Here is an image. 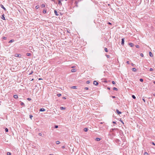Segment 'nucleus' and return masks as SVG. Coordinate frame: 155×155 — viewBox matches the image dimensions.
<instances>
[{
    "label": "nucleus",
    "mask_w": 155,
    "mask_h": 155,
    "mask_svg": "<svg viewBox=\"0 0 155 155\" xmlns=\"http://www.w3.org/2000/svg\"><path fill=\"white\" fill-rule=\"evenodd\" d=\"M93 84L96 86H97L98 84V83L96 81H94Z\"/></svg>",
    "instance_id": "nucleus-1"
},
{
    "label": "nucleus",
    "mask_w": 155,
    "mask_h": 155,
    "mask_svg": "<svg viewBox=\"0 0 155 155\" xmlns=\"http://www.w3.org/2000/svg\"><path fill=\"white\" fill-rule=\"evenodd\" d=\"M124 38H123L121 39V45H124Z\"/></svg>",
    "instance_id": "nucleus-2"
},
{
    "label": "nucleus",
    "mask_w": 155,
    "mask_h": 155,
    "mask_svg": "<svg viewBox=\"0 0 155 155\" xmlns=\"http://www.w3.org/2000/svg\"><path fill=\"white\" fill-rule=\"evenodd\" d=\"M0 6L1 8H3L5 11L6 10V8L4 7L3 5H2L1 4L0 5Z\"/></svg>",
    "instance_id": "nucleus-3"
},
{
    "label": "nucleus",
    "mask_w": 155,
    "mask_h": 155,
    "mask_svg": "<svg viewBox=\"0 0 155 155\" xmlns=\"http://www.w3.org/2000/svg\"><path fill=\"white\" fill-rule=\"evenodd\" d=\"M1 18L3 20H5L6 19H5V16H4V14H3V15H2V17H1Z\"/></svg>",
    "instance_id": "nucleus-4"
},
{
    "label": "nucleus",
    "mask_w": 155,
    "mask_h": 155,
    "mask_svg": "<svg viewBox=\"0 0 155 155\" xmlns=\"http://www.w3.org/2000/svg\"><path fill=\"white\" fill-rule=\"evenodd\" d=\"M58 4L60 5H62V4L61 2V0H58Z\"/></svg>",
    "instance_id": "nucleus-5"
},
{
    "label": "nucleus",
    "mask_w": 155,
    "mask_h": 155,
    "mask_svg": "<svg viewBox=\"0 0 155 155\" xmlns=\"http://www.w3.org/2000/svg\"><path fill=\"white\" fill-rule=\"evenodd\" d=\"M116 112L118 114H119L121 113L120 111L118 109L116 110Z\"/></svg>",
    "instance_id": "nucleus-6"
},
{
    "label": "nucleus",
    "mask_w": 155,
    "mask_h": 155,
    "mask_svg": "<svg viewBox=\"0 0 155 155\" xmlns=\"http://www.w3.org/2000/svg\"><path fill=\"white\" fill-rule=\"evenodd\" d=\"M130 46L132 47L134 46V45L133 43H130L128 44Z\"/></svg>",
    "instance_id": "nucleus-7"
},
{
    "label": "nucleus",
    "mask_w": 155,
    "mask_h": 155,
    "mask_svg": "<svg viewBox=\"0 0 155 155\" xmlns=\"http://www.w3.org/2000/svg\"><path fill=\"white\" fill-rule=\"evenodd\" d=\"M26 55L28 56H31V54L30 53H26Z\"/></svg>",
    "instance_id": "nucleus-8"
},
{
    "label": "nucleus",
    "mask_w": 155,
    "mask_h": 155,
    "mask_svg": "<svg viewBox=\"0 0 155 155\" xmlns=\"http://www.w3.org/2000/svg\"><path fill=\"white\" fill-rule=\"evenodd\" d=\"M45 111V109L44 108H41L40 110V111Z\"/></svg>",
    "instance_id": "nucleus-9"
},
{
    "label": "nucleus",
    "mask_w": 155,
    "mask_h": 155,
    "mask_svg": "<svg viewBox=\"0 0 155 155\" xmlns=\"http://www.w3.org/2000/svg\"><path fill=\"white\" fill-rule=\"evenodd\" d=\"M149 54L150 56L151 57H152L153 56L152 53L151 52H149Z\"/></svg>",
    "instance_id": "nucleus-10"
},
{
    "label": "nucleus",
    "mask_w": 155,
    "mask_h": 155,
    "mask_svg": "<svg viewBox=\"0 0 155 155\" xmlns=\"http://www.w3.org/2000/svg\"><path fill=\"white\" fill-rule=\"evenodd\" d=\"M71 71L72 72H74L76 71V70L75 69H71Z\"/></svg>",
    "instance_id": "nucleus-11"
},
{
    "label": "nucleus",
    "mask_w": 155,
    "mask_h": 155,
    "mask_svg": "<svg viewBox=\"0 0 155 155\" xmlns=\"http://www.w3.org/2000/svg\"><path fill=\"white\" fill-rule=\"evenodd\" d=\"M54 13L56 15L58 16L59 15L58 14L56 10H54Z\"/></svg>",
    "instance_id": "nucleus-12"
},
{
    "label": "nucleus",
    "mask_w": 155,
    "mask_h": 155,
    "mask_svg": "<svg viewBox=\"0 0 155 155\" xmlns=\"http://www.w3.org/2000/svg\"><path fill=\"white\" fill-rule=\"evenodd\" d=\"M14 97L15 99H16L18 98V96L17 95H14Z\"/></svg>",
    "instance_id": "nucleus-13"
},
{
    "label": "nucleus",
    "mask_w": 155,
    "mask_h": 155,
    "mask_svg": "<svg viewBox=\"0 0 155 155\" xmlns=\"http://www.w3.org/2000/svg\"><path fill=\"white\" fill-rule=\"evenodd\" d=\"M95 140L96 141H98L101 140V139L98 138H96Z\"/></svg>",
    "instance_id": "nucleus-14"
},
{
    "label": "nucleus",
    "mask_w": 155,
    "mask_h": 155,
    "mask_svg": "<svg viewBox=\"0 0 155 155\" xmlns=\"http://www.w3.org/2000/svg\"><path fill=\"white\" fill-rule=\"evenodd\" d=\"M14 41V39H12L11 40H10L9 41V43H12V42H13Z\"/></svg>",
    "instance_id": "nucleus-15"
},
{
    "label": "nucleus",
    "mask_w": 155,
    "mask_h": 155,
    "mask_svg": "<svg viewBox=\"0 0 155 155\" xmlns=\"http://www.w3.org/2000/svg\"><path fill=\"white\" fill-rule=\"evenodd\" d=\"M19 55H20V54H15V57H19Z\"/></svg>",
    "instance_id": "nucleus-16"
},
{
    "label": "nucleus",
    "mask_w": 155,
    "mask_h": 155,
    "mask_svg": "<svg viewBox=\"0 0 155 155\" xmlns=\"http://www.w3.org/2000/svg\"><path fill=\"white\" fill-rule=\"evenodd\" d=\"M88 130V129L87 128H84V130L85 131V132H87V131Z\"/></svg>",
    "instance_id": "nucleus-17"
},
{
    "label": "nucleus",
    "mask_w": 155,
    "mask_h": 155,
    "mask_svg": "<svg viewBox=\"0 0 155 155\" xmlns=\"http://www.w3.org/2000/svg\"><path fill=\"white\" fill-rule=\"evenodd\" d=\"M41 7L42 8H45V4H42L41 6Z\"/></svg>",
    "instance_id": "nucleus-18"
},
{
    "label": "nucleus",
    "mask_w": 155,
    "mask_h": 155,
    "mask_svg": "<svg viewBox=\"0 0 155 155\" xmlns=\"http://www.w3.org/2000/svg\"><path fill=\"white\" fill-rule=\"evenodd\" d=\"M46 12H47V11L45 10V9H44L43 11V13H44V14H45L46 13Z\"/></svg>",
    "instance_id": "nucleus-19"
},
{
    "label": "nucleus",
    "mask_w": 155,
    "mask_h": 155,
    "mask_svg": "<svg viewBox=\"0 0 155 155\" xmlns=\"http://www.w3.org/2000/svg\"><path fill=\"white\" fill-rule=\"evenodd\" d=\"M60 109L61 110H64L65 109V107H60Z\"/></svg>",
    "instance_id": "nucleus-20"
},
{
    "label": "nucleus",
    "mask_w": 155,
    "mask_h": 155,
    "mask_svg": "<svg viewBox=\"0 0 155 155\" xmlns=\"http://www.w3.org/2000/svg\"><path fill=\"white\" fill-rule=\"evenodd\" d=\"M104 51H105L106 52H108V49L106 48H104Z\"/></svg>",
    "instance_id": "nucleus-21"
},
{
    "label": "nucleus",
    "mask_w": 155,
    "mask_h": 155,
    "mask_svg": "<svg viewBox=\"0 0 155 155\" xmlns=\"http://www.w3.org/2000/svg\"><path fill=\"white\" fill-rule=\"evenodd\" d=\"M132 70L134 71H136V69L135 68H133L132 69Z\"/></svg>",
    "instance_id": "nucleus-22"
},
{
    "label": "nucleus",
    "mask_w": 155,
    "mask_h": 155,
    "mask_svg": "<svg viewBox=\"0 0 155 155\" xmlns=\"http://www.w3.org/2000/svg\"><path fill=\"white\" fill-rule=\"evenodd\" d=\"M113 90H116V91H117L118 90L115 87H113Z\"/></svg>",
    "instance_id": "nucleus-23"
},
{
    "label": "nucleus",
    "mask_w": 155,
    "mask_h": 155,
    "mask_svg": "<svg viewBox=\"0 0 155 155\" xmlns=\"http://www.w3.org/2000/svg\"><path fill=\"white\" fill-rule=\"evenodd\" d=\"M7 155H11V153L10 152H7Z\"/></svg>",
    "instance_id": "nucleus-24"
},
{
    "label": "nucleus",
    "mask_w": 155,
    "mask_h": 155,
    "mask_svg": "<svg viewBox=\"0 0 155 155\" xmlns=\"http://www.w3.org/2000/svg\"><path fill=\"white\" fill-rule=\"evenodd\" d=\"M71 88L76 89H77V87L75 86H74L72 87Z\"/></svg>",
    "instance_id": "nucleus-25"
},
{
    "label": "nucleus",
    "mask_w": 155,
    "mask_h": 155,
    "mask_svg": "<svg viewBox=\"0 0 155 155\" xmlns=\"http://www.w3.org/2000/svg\"><path fill=\"white\" fill-rule=\"evenodd\" d=\"M56 143L57 144H59L60 143V142L58 141H57Z\"/></svg>",
    "instance_id": "nucleus-26"
},
{
    "label": "nucleus",
    "mask_w": 155,
    "mask_h": 155,
    "mask_svg": "<svg viewBox=\"0 0 155 155\" xmlns=\"http://www.w3.org/2000/svg\"><path fill=\"white\" fill-rule=\"evenodd\" d=\"M132 97L134 99H135L136 98L135 96L134 95H132Z\"/></svg>",
    "instance_id": "nucleus-27"
},
{
    "label": "nucleus",
    "mask_w": 155,
    "mask_h": 155,
    "mask_svg": "<svg viewBox=\"0 0 155 155\" xmlns=\"http://www.w3.org/2000/svg\"><path fill=\"white\" fill-rule=\"evenodd\" d=\"M5 131L6 132H8V129L7 128H6L5 129Z\"/></svg>",
    "instance_id": "nucleus-28"
},
{
    "label": "nucleus",
    "mask_w": 155,
    "mask_h": 155,
    "mask_svg": "<svg viewBox=\"0 0 155 155\" xmlns=\"http://www.w3.org/2000/svg\"><path fill=\"white\" fill-rule=\"evenodd\" d=\"M61 94H57V95L58 96V97H60L61 96Z\"/></svg>",
    "instance_id": "nucleus-29"
},
{
    "label": "nucleus",
    "mask_w": 155,
    "mask_h": 155,
    "mask_svg": "<svg viewBox=\"0 0 155 155\" xmlns=\"http://www.w3.org/2000/svg\"><path fill=\"white\" fill-rule=\"evenodd\" d=\"M2 38H3V39L4 40H6L7 39V38L5 37H2Z\"/></svg>",
    "instance_id": "nucleus-30"
},
{
    "label": "nucleus",
    "mask_w": 155,
    "mask_h": 155,
    "mask_svg": "<svg viewBox=\"0 0 155 155\" xmlns=\"http://www.w3.org/2000/svg\"><path fill=\"white\" fill-rule=\"evenodd\" d=\"M106 57L108 58H110V56L109 55H106Z\"/></svg>",
    "instance_id": "nucleus-31"
},
{
    "label": "nucleus",
    "mask_w": 155,
    "mask_h": 155,
    "mask_svg": "<svg viewBox=\"0 0 155 155\" xmlns=\"http://www.w3.org/2000/svg\"><path fill=\"white\" fill-rule=\"evenodd\" d=\"M140 81L141 82H143V80L142 78H140Z\"/></svg>",
    "instance_id": "nucleus-32"
},
{
    "label": "nucleus",
    "mask_w": 155,
    "mask_h": 155,
    "mask_svg": "<svg viewBox=\"0 0 155 155\" xmlns=\"http://www.w3.org/2000/svg\"><path fill=\"white\" fill-rule=\"evenodd\" d=\"M137 48H139L140 47V46L139 45H137L135 46Z\"/></svg>",
    "instance_id": "nucleus-33"
},
{
    "label": "nucleus",
    "mask_w": 155,
    "mask_h": 155,
    "mask_svg": "<svg viewBox=\"0 0 155 155\" xmlns=\"http://www.w3.org/2000/svg\"><path fill=\"white\" fill-rule=\"evenodd\" d=\"M33 117V116L31 115H29V117L31 119H32V117Z\"/></svg>",
    "instance_id": "nucleus-34"
},
{
    "label": "nucleus",
    "mask_w": 155,
    "mask_h": 155,
    "mask_svg": "<svg viewBox=\"0 0 155 155\" xmlns=\"http://www.w3.org/2000/svg\"><path fill=\"white\" fill-rule=\"evenodd\" d=\"M58 127V125H55L54 128H57Z\"/></svg>",
    "instance_id": "nucleus-35"
},
{
    "label": "nucleus",
    "mask_w": 155,
    "mask_h": 155,
    "mask_svg": "<svg viewBox=\"0 0 155 155\" xmlns=\"http://www.w3.org/2000/svg\"><path fill=\"white\" fill-rule=\"evenodd\" d=\"M39 6L38 5H37L35 6V8L36 9H37L38 8Z\"/></svg>",
    "instance_id": "nucleus-36"
},
{
    "label": "nucleus",
    "mask_w": 155,
    "mask_h": 155,
    "mask_svg": "<svg viewBox=\"0 0 155 155\" xmlns=\"http://www.w3.org/2000/svg\"><path fill=\"white\" fill-rule=\"evenodd\" d=\"M153 68H150V70H150V71H153Z\"/></svg>",
    "instance_id": "nucleus-37"
},
{
    "label": "nucleus",
    "mask_w": 155,
    "mask_h": 155,
    "mask_svg": "<svg viewBox=\"0 0 155 155\" xmlns=\"http://www.w3.org/2000/svg\"><path fill=\"white\" fill-rule=\"evenodd\" d=\"M112 84H115V81H112Z\"/></svg>",
    "instance_id": "nucleus-38"
},
{
    "label": "nucleus",
    "mask_w": 155,
    "mask_h": 155,
    "mask_svg": "<svg viewBox=\"0 0 155 155\" xmlns=\"http://www.w3.org/2000/svg\"><path fill=\"white\" fill-rule=\"evenodd\" d=\"M140 55L142 57L143 56V53H141Z\"/></svg>",
    "instance_id": "nucleus-39"
},
{
    "label": "nucleus",
    "mask_w": 155,
    "mask_h": 155,
    "mask_svg": "<svg viewBox=\"0 0 155 155\" xmlns=\"http://www.w3.org/2000/svg\"><path fill=\"white\" fill-rule=\"evenodd\" d=\"M90 82L89 81H86V83L87 84H88L90 83Z\"/></svg>",
    "instance_id": "nucleus-40"
},
{
    "label": "nucleus",
    "mask_w": 155,
    "mask_h": 155,
    "mask_svg": "<svg viewBox=\"0 0 155 155\" xmlns=\"http://www.w3.org/2000/svg\"><path fill=\"white\" fill-rule=\"evenodd\" d=\"M21 105H24V104L23 102H21Z\"/></svg>",
    "instance_id": "nucleus-41"
},
{
    "label": "nucleus",
    "mask_w": 155,
    "mask_h": 155,
    "mask_svg": "<svg viewBox=\"0 0 155 155\" xmlns=\"http://www.w3.org/2000/svg\"><path fill=\"white\" fill-rule=\"evenodd\" d=\"M84 89L86 90H87L88 89V88L87 87H85L84 88Z\"/></svg>",
    "instance_id": "nucleus-42"
},
{
    "label": "nucleus",
    "mask_w": 155,
    "mask_h": 155,
    "mask_svg": "<svg viewBox=\"0 0 155 155\" xmlns=\"http://www.w3.org/2000/svg\"><path fill=\"white\" fill-rule=\"evenodd\" d=\"M38 135L40 136H42V134L41 133H39L38 134Z\"/></svg>",
    "instance_id": "nucleus-43"
},
{
    "label": "nucleus",
    "mask_w": 155,
    "mask_h": 155,
    "mask_svg": "<svg viewBox=\"0 0 155 155\" xmlns=\"http://www.w3.org/2000/svg\"><path fill=\"white\" fill-rule=\"evenodd\" d=\"M27 100L28 101H30L31 100V98H29L27 99Z\"/></svg>",
    "instance_id": "nucleus-44"
},
{
    "label": "nucleus",
    "mask_w": 155,
    "mask_h": 155,
    "mask_svg": "<svg viewBox=\"0 0 155 155\" xmlns=\"http://www.w3.org/2000/svg\"><path fill=\"white\" fill-rule=\"evenodd\" d=\"M29 80H31V81H33V79H31V78H30V79H29Z\"/></svg>",
    "instance_id": "nucleus-45"
},
{
    "label": "nucleus",
    "mask_w": 155,
    "mask_h": 155,
    "mask_svg": "<svg viewBox=\"0 0 155 155\" xmlns=\"http://www.w3.org/2000/svg\"><path fill=\"white\" fill-rule=\"evenodd\" d=\"M127 63L128 64H130V62H129V61H127Z\"/></svg>",
    "instance_id": "nucleus-46"
},
{
    "label": "nucleus",
    "mask_w": 155,
    "mask_h": 155,
    "mask_svg": "<svg viewBox=\"0 0 155 155\" xmlns=\"http://www.w3.org/2000/svg\"><path fill=\"white\" fill-rule=\"evenodd\" d=\"M113 123L114 124H117L116 123L115 121H113Z\"/></svg>",
    "instance_id": "nucleus-47"
},
{
    "label": "nucleus",
    "mask_w": 155,
    "mask_h": 155,
    "mask_svg": "<svg viewBox=\"0 0 155 155\" xmlns=\"http://www.w3.org/2000/svg\"><path fill=\"white\" fill-rule=\"evenodd\" d=\"M148 154V153H144V155H147Z\"/></svg>",
    "instance_id": "nucleus-48"
},
{
    "label": "nucleus",
    "mask_w": 155,
    "mask_h": 155,
    "mask_svg": "<svg viewBox=\"0 0 155 155\" xmlns=\"http://www.w3.org/2000/svg\"><path fill=\"white\" fill-rule=\"evenodd\" d=\"M143 101H144V102H145V100L143 98Z\"/></svg>",
    "instance_id": "nucleus-49"
},
{
    "label": "nucleus",
    "mask_w": 155,
    "mask_h": 155,
    "mask_svg": "<svg viewBox=\"0 0 155 155\" xmlns=\"http://www.w3.org/2000/svg\"><path fill=\"white\" fill-rule=\"evenodd\" d=\"M152 144L153 145H155V143L154 142H152Z\"/></svg>",
    "instance_id": "nucleus-50"
},
{
    "label": "nucleus",
    "mask_w": 155,
    "mask_h": 155,
    "mask_svg": "<svg viewBox=\"0 0 155 155\" xmlns=\"http://www.w3.org/2000/svg\"><path fill=\"white\" fill-rule=\"evenodd\" d=\"M108 24H109V25H111V23H110V22H108Z\"/></svg>",
    "instance_id": "nucleus-51"
},
{
    "label": "nucleus",
    "mask_w": 155,
    "mask_h": 155,
    "mask_svg": "<svg viewBox=\"0 0 155 155\" xmlns=\"http://www.w3.org/2000/svg\"><path fill=\"white\" fill-rule=\"evenodd\" d=\"M63 98L64 99H66V97H63Z\"/></svg>",
    "instance_id": "nucleus-52"
},
{
    "label": "nucleus",
    "mask_w": 155,
    "mask_h": 155,
    "mask_svg": "<svg viewBox=\"0 0 155 155\" xmlns=\"http://www.w3.org/2000/svg\"><path fill=\"white\" fill-rule=\"evenodd\" d=\"M64 147H64V146H62V148H64Z\"/></svg>",
    "instance_id": "nucleus-53"
},
{
    "label": "nucleus",
    "mask_w": 155,
    "mask_h": 155,
    "mask_svg": "<svg viewBox=\"0 0 155 155\" xmlns=\"http://www.w3.org/2000/svg\"><path fill=\"white\" fill-rule=\"evenodd\" d=\"M33 73V72H32L31 73H30L29 74V75H31V74H32V73Z\"/></svg>",
    "instance_id": "nucleus-54"
},
{
    "label": "nucleus",
    "mask_w": 155,
    "mask_h": 155,
    "mask_svg": "<svg viewBox=\"0 0 155 155\" xmlns=\"http://www.w3.org/2000/svg\"><path fill=\"white\" fill-rule=\"evenodd\" d=\"M120 121L122 123H123V124H124V122H123V121H122V120H120Z\"/></svg>",
    "instance_id": "nucleus-55"
},
{
    "label": "nucleus",
    "mask_w": 155,
    "mask_h": 155,
    "mask_svg": "<svg viewBox=\"0 0 155 155\" xmlns=\"http://www.w3.org/2000/svg\"><path fill=\"white\" fill-rule=\"evenodd\" d=\"M107 88V89H109V90H110V87H108Z\"/></svg>",
    "instance_id": "nucleus-56"
},
{
    "label": "nucleus",
    "mask_w": 155,
    "mask_h": 155,
    "mask_svg": "<svg viewBox=\"0 0 155 155\" xmlns=\"http://www.w3.org/2000/svg\"><path fill=\"white\" fill-rule=\"evenodd\" d=\"M131 65H132V66H134V64H133V63H132V64H131Z\"/></svg>",
    "instance_id": "nucleus-57"
},
{
    "label": "nucleus",
    "mask_w": 155,
    "mask_h": 155,
    "mask_svg": "<svg viewBox=\"0 0 155 155\" xmlns=\"http://www.w3.org/2000/svg\"><path fill=\"white\" fill-rule=\"evenodd\" d=\"M112 97L113 98H115V96H112Z\"/></svg>",
    "instance_id": "nucleus-58"
},
{
    "label": "nucleus",
    "mask_w": 155,
    "mask_h": 155,
    "mask_svg": "<svg viewBox=\"0 0 155 155\" xmlns=\"http://www.w3.org/2000/svg\"><path fill=\"white\" fill-rule=\"evenodd\" d=\"M42 79L40 78L39 79V80H42Z\"/></svg>",
    "instance_id": "nucleus-59"
},
{
    "label": "nucleus",
    "mask_w": 155,
    "mask_h": 155,
    "mask_svg": "<svg viewBox=\"0 0 155 155\" xmlns=\"http://www.w3.org/2000/svg\"><path fill=\"white\" fill-rule=\"evenodd\" d=\"M153 83L155 84V81H153Z\"/></svg>",
    "instance_id": "nucleus-60"
},
{
    "label": "nucleus",
    "mask_w": 155,
    "mask_h": 155,
    "mask_svg": "<svg viewBox=\"0 0 155 155\" xmlns=\"http://www.w3.org/2000/svg\"><path fill=\"white\" fill-rule=\"evenodd\" d=\"M153 95L154 96H155V94H153Z\"/></svg>",
    "instance_id": "nucleus-61"
},
{
    "label": "nucleus",
    "mask_w": 155,
    "mask_h": 155,
    "mask_svg": "<svg viewBox=\"0 0 155 155\" xmlns=\"http://www.w3.org/2000/svg\"><path fill=\"white\" fill-rule=\"evenodd\" d=\"M49 155H54L53 154H49Z\"/></svg>",
    "instance_id": "nucleus-62"
},
{
    "label": "nucleus",
    "mask_w": 155,
    "mask_h": 155,
    "mask_svg": "<svg viewBox=\"0 0 155 155\" xmlns=\"http://www.w3.org/2000/svg\"><path fill=\"white\" fill-rule=\"evenodd\" d=\"M72 68H74V66H72L71 67Z\"/></svg>",
    "instance_id": "nucleus-63"
},
{
    "label": "nucleus",
    "mask_w": 155,
    "mask_h": 155,
    "mask_svg": "<svg viewBox=\"0 0 155 155\" xmlns=\"http://www.w3.org/2000/svg\"><path fill=\"white\" fill-rule=\"evenodd\" d=\"M52 1H54V0H51Z\"/></svg>",
    "instance_id": "nucleus-64"
}]
</instances>
